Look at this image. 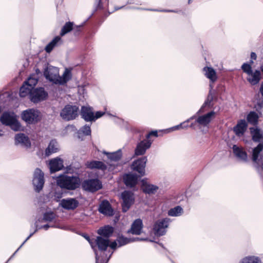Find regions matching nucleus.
Instances as JSON below:
<instances>
[{
  "mask_svg": "<svg viewBox=\"0 0 263 263\" xmlns=\"http://www.w3.org/2000/svg\"><path fill=\"white\" fill-rule=\"evenodd\" d=\"M252 139L254 142H259L258 144L253 148L251 160L253 166L261 178H263V130L256 128L251 130Z\"/></svg>",
  "mask_w": 263,
  "mask_h": 263,
  "instance_id": "obj_1",
  "label": "nucleus"
},
{
  "mask_svg": "<svg viewBox=\"0 0 263 263\" xmlns=\"http://www.w3.org/2000/svg\"><path fill=\"white\" fill-rule=\"evenodd\" d=\"M44 76L54 84L63 85L71 79V72L66 69L62 76L59 75V69L57 67L48 65L44 69Z\"/></svg>",
  "mask_w": 263,
  "mask_h": 263,
  "instance_id": "obj_2",
  "label": "nucleus"
},
{
  "mask_svg": "<svg viewBox=\"0 0 263 263\" xmlns=\"http://www.w3.org/2000/svg\"><path fill=\"white\" fill-rule=\"evenodd\" d=\"M98 250H97L93 244H91V248L95 252L96 256V263H107L111 257L113 252L107 256L105 252L109 247V239L97 236L95 241Z\"/></svg>",
  "mask_w": 263,
  "mask_h": 263,
  "instance_id": "obj_3",
  "label": "nucleus"
},
{
  "mask_svg": "<svg viewBox=\"0 0 263 263\" xmlns=\"http://www.w3.org/2000/svg\"><path fill=\"white\" fill-rule=\"evenodd\" d=\"M57 183L61 189L73 191L80 187L81 180L77 176L61 175L58 177Z\"/></svg>",
  "mask_w": 263,
  "mask_h": 263,
  "instance_id": "obj_4",
  "label": "nucleus"
},
{
  "mask_svg": "<svg viewBox=\"0 0 263 263\" xmlns=\"http://www.w3.org/2000/svg\"><path fill=\"white\" fill-rule=\"evenodd\" d=\"M0 121L2 124L10 127L15 132L20 131L21 129V124L14 112L4 111L1 117Z\"/></svg>",
  "mask_w": 263,
  "mask_h": 263,
  "instance_id": "obj_5",
  "label": "nucleus"
},
{
  "mask_svg": "<svg viewBox=\"0 0 263 263\" xmlns=\"http://www.w3.org/2000/svg\"><path fill=\"white\" fill-rule=\"evenodd\" d=\"M241 68L243 72L247 74L246 79L251 85H256L259 83L261 79L260 71L255 70L253 71L252 67L247 63H244Z\"/></svg>",
  "mask_w": 263,
  "mask_h": 263,
  "instance_id": "obj_6",
  "label": "nucleus"
},
{
  "mask_svg": "<svg viewBox=\"0 0 263 263\" xmlns=\"http://www.w3.org/2000/svg\"><path fill=\"white\" fill-rule=\"evenodd\" d=\"M79 107L67 104L61 110L60 117L65 121L74 120L78 116Z\"/></svg>",
  "mask_w": 263,
  "mask_h": 263,
  "instance_id": "obj_7",
  "label": "nucleus"
},
{
  "mask_svg": "<svg viewBox=\"0 0 263 263\" xmlns=\"http://www.w3.org/2000/svg\"><path fill=\"white\" fill-rule=\"evenodd\" d=\"M230 148L232 149V153L236 160L241 163H248L249 162L248 155L242 146L233 144Z\"/></svg>",
  "mask_w": 263,
  "mask_h": 263,
  "instance_id": "obj_8",
  "label": "nucleus"
},
{
  "mask_svg": "<svg viewBox=\"0 0 263 263\" xmlns=\"http://www.w3.org/2000/svg\"><path fill=\"white\" fill-rule=\"evenodd\" d=\"M171 222V219L167 217L157 220L153 226V231L155 235L157 236L165 235L166 232V229Z\"/></svg>",
  "mask_w": 263,
  "mask_h": 263,
  "instance_id": "obj_9",
  "label": "nucleus"
},
{
  "mask_svg": "<svg viewBox=\"0 0 263 263\" xmlns=\"http://www.w3.org/2000/svg\"><path fill=\"white\" fill-rule=\"evenodd\" d=\"M21 118L27 124H35L40 120V112L33 108L26 109L22 112Z\"/></svg>",
  "mask_w": 263,
  "mask_h": 263,
  "instance_id": "obj_10",
  "label": "nucleus"
},
{
  "mask_svg": "<svg viewBox=\"0 0 263 263\" xmlns=\"http://www.w3.org/2000/svg\"><path fill=\"white\" fill-rule=\"evenodd\" d=\"M45 183L44 173L39 168H36L33 173L32 184L34 190L39 193L43 189Z\"/></svg>",
  "mask_w": 263,
  "mask_h": 263,
  "instance_id": "obj_11",
  "label": "nucleus"
},
{
  "mask_svg": "<svg viewBox=\"0 0 263 263\" xmlns=\"http://www.w3.org/2000/svg\"><path fill=\"white\" fill-rule=\"evenodd\" d=\"M102 187V183L98 179H87L82 183V187L84 190L92 193L99 190Z\"/></svg>",
  "mask_w": 263,
  "mask_h": 263,
  "instance_id": "obj_12",
  "label": "nucleus"
},
{
  "mask_svg": "<svg viewBox=\"0 0 263 263\" xmlns=\"http://www.w3.org/2000/svg\"><path fill=\"white\" fill-rule=\"evenodd\" d=\"M121 196L123 200L122 203V211L125 213L134 202V194L130 191H124L121 193Z\"/></svg>",
  "mask_w": 263,
  "mask_h": 263,
  "instance_id": "obj_13",
  "label": "nucleus"
},
{
  "mask_svg": "<svg viewBox=\"0 0 263 263\" xmlns=\"http://www.w3.org/2000/svg\"><path fill=\"white\" fill-rule=\"evenodd\" d=\"M147 161V157L144 156L134 161L132 163V168L139 174V177H142L145 175V168Z\"/></svg>",
  "mask_w": 263,
  "mask_h": 263,
  "instance_id": "obj_14",
  "label": "nucleus"
},
{
  "mask_svg": "<svg viewBox=\"0 0 263 263\" xmlns=\"http://www.w3.org/2000/svg\"><path fill=\"white\" fill-rule=\"evenodd\" d=\"M152 141L144 139L138 141L134 151L135 156H143L152 145Z\"/></svg>",
  "mask_w": 263,
  "mask_h": 263,
  "instance_id": "obj_15",
  "label": "nucleus"
},
{
  "mask_svg": "<svg viewBox=\"0 0 263 263\" xmlns=\"http://www.w3.org/2000/svg\"><path fill=\"white\" fill-rule=\"evenodd\" d=\"M48 93L43 87L33 89L30 94V100L32 102L36 103L46 99Z\"/></svg>",
  "mask_w": 263,
  "mask_h": 263,
  "instance_id": "obj_16",
  "label": "nucleus"
},
{
  "mask_svg": "<svg viewBox=\"0 0 263 263\" xmlns=\"http://www.w3.org/2000/svg\"><path fill=\"white\" fill-rule=\"evenodd\" d=\"M210 86L211 87V89L210 90L206 100L197 114L203 113L208 109L212 108L214 106V100H217L216 97L214 96V91L212 90V85L210 84Z\"/></svg>",
  "mask_w": 263,
  "mask_h": 263,
  "instance_id": "obj_17",
  "label": "nucleus"
},
{
  "mask_svg": "<svg viewBox=\"0 0 263 263\" xmlns=\"http://www.w3.org/2000/svg\"><path fill=\"white\" fill-rule=\"evenodd\" d=\"M60 204L64 209L73 210L79 206V202L78 200L75 198H68L67 199H63L61 201Z\"/></svg>",
  "mask_w": 263,
  "mask_h": 263,
  "instance_id": "obj_18",
  "label": "nucleus"
},
{
  "mask_svg": "<svg viewBox=\"0 0 263 263\" xmlns=\"http://www.w3.org/2000/svg\"><path fill=\"white\" fill-rule=\"evenodd\" d=\"M214 115L215 112L211 111L206 114L198 117L195 120V122L198 124V126L205 127L211 122Z\"/></svg>",
  "mask_w": 263,
  "mask_h": 263,
  "instance_id": "obj_19",
  "label": "nucleus"
},
{
  "mask_svg": "<svg viewBox=\"0 0 263 263\" xmlns=\"http://www.w3.org/2000/svg\"><path fill=\"white\" fill-rule=\"evenodd\" d=\"M98 210L100 213L106 216H112L114 214L111 204L107 200H104L101 202Z\"/></svg>",
  "mask_w": 263,
  "mask_h": 263,
  "instance_id": "obj_20",
  "label": "nucleus"
},
{
  "mask_svg": "<svg viewBox=\"0 0 263 263\" xmlns=\"http://www.w3.org/2000/svg\"><path fill=\"white\" fill-rule=\"evenodd\" d=\"M80 114L81 118L86 122H93V109L92 107L86 106H82Z\"/></svg>",
  "mask_w": 263,
  "mask_h": 263,
  "instance_id": "obj_21",
  "label": "nucleus"
},
{
  "mask_svg": "<svg viewBox=\"0 0 263 263\" xmlns=\"http://www.w3.org/2000/svg\"><path fill=\"white\" fill-rule=\"evenodd\" d=\"M143 226L142 220L140 218L136 219L132 223L130 229L127 231V233L140 235L142 233Z\"/></svg>",
  "mask_w": 263,
  "mask_h": 263,
  "instance_id": "obj_22",
  "label": "nucleus"
},
{
  "mask_svg": "<svg viewBox=\"0 0 263 263\" xmlns=\"http://www.w3.org/2000/svg\"><path fill=\"white\" fill-rule=\"evenodd\" d=\"M49 167L51 173L61 170L64 168L63 161L59 157L52 159L49 161Z\"/></svg>",
  "mask_w": 263,
  "mask_h": 263,
  "instance_id": "obj_23",
  "label": "nucleus"
},
{
  "mask_svg": "<svg viewBox=\"0 0 263 263\" xmlns=\"http://www.w3.org/2000/svg\"><path fill=\"white\" fill-rule=\"evenodd\" d=\"M15 144H20L25 148H29L31 146V142L28 136L23 133L17 134L15 136Z\"/></svg>",
  "mask_w": 263,
  "mask_h": 263,
  "instance_id": "obj_24",
  "label": "nucleus"
},
{
  "mask_svg": "<svg viewBox=\"0 0 263 263\" xmlns=\"http://www.w3.org/2000/svg\"><path fill=\"white\" fill-rule=\"evenodd\" d=\"M139 176L134 174H127L123 177L124 184L127 187L135 186L138 183Z\"/></svg>",
  "mask_w": 263,
  "mask_h": 263,
  "instance_id": "obj_25",
  "label": "nucleus"
},
{
  "mask_svg": "<svg viewBox=\"0 0 263 263\" xmlns=\"http://www.w3.org/2000/svg\"><path fill=\"white\" fill-rule=\"evenodd\" d=\"M204 75L210 80L211 83H214L218 79L216 72L214 69L211 67L205 66L203 69Z\"/></svg>",
  "mask_w": 263,
  "mask_h": 263,
  "instance_id": "obj_26",
  "label": "nucleus"
},
{
  "mask_svg": "<svg viewBox=\"0 0 263 263\" xmlns=\"http://www.w3.org/2000/svg\"><path fill=\"white\" fill-rule=\"evenodd\" d=\"M247 123L245 120H239L236 126L233 128V131L235 135L240 137L243 135L247 129Z\"/></svg>",
  "mask_w": 263,
  "mask_h": 263,
  "instance_id": "obj_27",
  "label": "nucleus"
},
{
  "mask_svg": "<svg viewBox=\"0 0 263 263\" xmlns=\"http://www.w3.org/2000/svg\"><path fill=\"white\" fill-rule=\"evenodd\" d=\"M113 232V227L109 225L100 228L97 231L98 234L100 235L99 236L107 239H109V237L112 235Z\"/></svg>",
  "mask_w": 263,
  "mask_h": 263,
  "instance_id": "obj_28",
  "label": "nucleus"
},
{
  "mask_svg": "<svg viewBox=\"0 0 263 263\" xmlns=\"http://www.w3.org/2000/svg\"><path fill=\"white\" fill-rule=\"evenodd\" d=\"M88 168L91 169H99L104 171L107 169V166L102 161L92 160L91 161H87L86 164Z\"/></svg>",
  "mask_w": 263,
  "mask_h": 263,
  "instance_id": "obj_29",
  "label": "nucleus"
},
{
  "mask_svg": "<svg viewBox=\"0 0 263 263\" xmlns=\"http://www.w3.org/2000/svg\"><path fill=\"white\" fill-rule=\"evenodd\" d=\"M141 189L144 193L151 195L155 194L159 189V187L157 185L145 182L142 184Z\"/></svg>",
  "mask_w": 263,
  "mask_h": 263,
  "instance_id": "obj_30",
  "label": "nucleus"
},
{
  "mask_svg": "<svg viewBox=\"0 0 263 263\" xmlns=\"http://www.w3.org/2000/svg\"><path fill=\"white\" fill-rule=\"evenodd\" d=\"M59 149V147L57 141L55 140H52L45 149V155L49 156L53 153H57Z\"/></svg>",
  "mask_w": 263,
  "mask_h": 263,
  "instance_id": "obj_31",
  "label": "nucleus"
},
{
  "mask_svg": "<svg viewBox=\"0 0 263 263\" xmlns=\"http://www.w3.org/2000/svg\"><path fill=\"white\" fill-rule=\"evenodd\" d=\"M238 263H263V262L258 256L248 255L240 259Z\"/></svg>",
  "mask_w": 263,
  "mask_h": 263,
  "instance_id": "obj_32",
  "label": "nucleus"
},
{
  "mask_svg": "<svg viewBox=\"0 0 263 263\" xmlns=\"http://www.w3.org/2000/svg\"><path fill=\"white\" fill-rule=\"evenodd\" d=\"M61 41V37L60 36H56L51 42H50L45 47V50L47 53H50L53 49L57 46L58 43Z\"/></svg>",
  "mask_w": 263,
  "mask_h": 263,
  "instance_id": "obj_33",
  "label": "nucleus"
},
{
  "mask_svg": "<svg viewBox=\"0 0 263 263\" xmlns=\"http://www.w3.org/2000/svg\"><path fill=\"white\" fill-rule=\"evenodd\" d=\"M183 213V209L180 205L170 209L167 212L168 215L172 217H178L182 215Z\"/></svg>",
  "mask_w": 263,
  "mask_h": 263,
  "instance_id": "obj_34",
  "label": "nucleus"
},
{
  "mask_svg": "<svg viewBox=\"0 0 263 263\" xmlns=\"http://www.w3.org/2000/svg\"><path fill=\"white\" fill-rule=\"evenodd\" d=\"M32 89L24 83L20 89V96L24 98L27 96L30 97V94L32 91Z\"/></svg>",
  "mask_w": 263,
  "mask_h": 263,
  "instance_id": "obj_35",
  "label": "nucleus"
},
{
  "mask_svg": "<svg viewBox=\"0 0 263 263\" xmlns=\"http://www.w3.org/2000/svg\"><path fill=\"white\" fill-rule=\"evenodd\" d=\"M108 159L111 161H118L122 157V154L121 149H119L113 153H105Z\"/></svg>",
  "mask_w": 263,
  "mask_h": 263,
  "instance_id": "obj_36",
  "label": "nucleus"
},
{
  "mask_svg": "<svg viewBox=\"0 0 263 263\" xmlns=\"http://www.w3.org/2000/svg\"><path fill=\"white\" fill-rule=\"evenodd\" d=\"M73 23L68 22L65 23V24L62 28L60 35L63 36L66 34L71 31L73 29Z\"/></svg>",
  "mask_w": 263,
  "mask_h": 263,
  "instance_id": "obj_37",
  "label": "nucleus"
},
{
  "mask_svg": "<svg viewBox=\"0 0 263 263\" xmlns=\"http://www.w3.org/2000/svg\"><path fill=\"white\" fill-rule=\"evenodd\" d=\"M118 243V247H121L127 244L130 243V238L125 237L123 236H119L117 238Z\"/></svg>",
  "mask_w": 263,
  "mask_h": 263,
  "instance_id": "obj_38",
  "label": "nucleus"
},
{
  "mask_svg": "<svg viewBox=\"0 0 263 263\" xmlns=\"http://www.w3.org/2000/svg\"><path fill=\"white\" fill-rule=\"evenodd\" d=\"M258 119V116L254 111H251L247 116L248 121L252 124L257 123Z\"/></svg>",
  "mask_w": 263,
  "mask_h": 263,
  "instance_id": "obj_39",
  "label": "nucleus"
},
{
  "mask_svg": "<svg viewBox=\"0 0 263 263\" xmlns=\"http://www.w3.org/2000/svg\"><path fill=\"white\" fill-rule=\"evenodd\" d=\"M55 218V215L53 212H46L43 215V218L42 219V221L51 222L54 220Z\"/></svg>",
  "mask_w": 263,
  "mask_h": 263,
  "instance_id": "obj_40",
  "label": "nucleus"
},
{
  "mask_svg": "<svg viewBox=\"0 0 263 263\" xmlns=\"http://www.w3.org/2000/svg\"><path fill=\"white\" fill-rule=\"evenodd\" d=\"M82 133L85 136H89L91 134L90 125L85 124L79 130L78 134Z\"/></svg>",
  "mask_w": 263,
  "mask_h": 263,
  "instance_id": "obj_41",
  "label": "nucleus"
},
{
  "mask_svg": "<svg viewBox=\"0 0 263 263\" xmlns=\"http://www.w3.org/2000/svg\"><path fill=\"white\" fill-rule=\"evenodd\" d=\"M38 82L37 79L32 78H29L27 81H26L24 83L26 84V85L29 86L30 88H31L32 89H34V87L35 86V85L37 84Z\"/></svg>",
  "mask_w": 263,
  "mask_h": 263,
  "instance_id": "obj_42",
  "label": "nucleus"
},
{
  "mask_svg": "<svg viewBox=\"0 0 263 263\" xmlns=\"http://www.w3.org/2000/svg\"><path fill=\"white\" fill-rule=\"evenodd\" d=\"M104 3L108 5V0H97L96 2V10L105 8Z\"/></svg>",
  "mask_w": 263,
  "mask_h": 263,
  "instance_id": "obj_43",
  "label": "nucleus"
},
{
  "mask_svg": "<svg viewBox=\"0 0 263 263\" xmlns=\"http://www.w3.org/2000/svg\"><path fill=\"white\" fill-rule=\"evenodd\" d=\"M195 118H196V116L195 115L193 116L192 117H190L189 119H187L185 121L181 123L180 124L173 126L172 128V129L173 130H179L180 129H182V127H183V124H185L186 123H189L191 120H193L194 119H195Z\"/></svg>",
  "mask_w": 263,
  "mask_h": 263,
  "instance_id": "obj_44",
  "label": "nucleus"
},
{
  "mask_svg": "<svg viewBox=\"0 0 263 263\" xmlns=\"http://www.w3.org/2000/svg\"><path fill=\"white\" fill-rule=\"evenodd\" d=\"M255 108L257 111L260 112L263 108V97L257 100L255 105Z\"/></svg>",
  "mask_w": 263,
  "mask_h": 263,
  "instance_id": "obj_45",
  "label": "nucleus"
},
{
  "mask_svg": "<svg viewBox=\"0 0 263 263\" xmlns=\"http://www.w3.org/2000/svg\"><path fill=\"white\" fill-rule=\"evenodd\" d=\"M104 114L105 112L101 111H96L95 114L93 112V122L102 117Z\"/></svg>",
  "mask_w": 263,
  "mask_h": 263,
  "instance_id": "obj_46",
  "label": "nucleus"
},
{
  "mask_svg": "<svg viewBox=\"0 0 263 263\" xmlns=\"http://www.w3.org/2000/svg\"><path fill=\"white\" fill-rule=\"evenodd\" d=\"M151 136H154V137H157L158 136L157 131V130H152V131L150 132L145 136V139H147L148 140H151L149 139Z\"/></svg>",
  "mask_w": 263,
  "mask_h": 263,
  "instance_id": "obj_47",
  "label": "nucleus"
},
{
  "mask_svg": "<svg viewBox=\"0 0 263 263\" xmlns=\"http://www.w3.org/2000/svg\"><path fill=\"white\" fill-rule=\"evenodd\" d=\"M147 10L149 11H160V12H174V13H178L179 11L177 10H168V9H162V10H158V9H147Z\"/></svg>",
  "mask_w": 263,
  "mask_h": 263,
  "instance_id": "obj_48",
  "label": "nucleus"
},
{
  "mask_svg": "<svg viewBox=\"0 0 263 263\" xmlns=\"http://www.w3.org/2000/svg\"><path fill=\"white\" fill-rule=\"evenodd\" d=\"M109 247H110V248L112 250L116 249V248L118 247V243L117 239L110 243H109Z\"/></svg>",
  "mask_w": 263,
  "mask_h": 263,
  "instance_id": "obj_49",
  "label": "nucleus"
},
{
  "mask_svg": "<svg viewBox=\"0 0 263 263\" xmlns=\"http://www.w3.org/2000/svg\"><path fill=\"white\" fill-rule=\"evenodd\" d=\"M147 240L146 238H139V237H133L130 238V242H134L137 241H144Z\"/></svg>",
  "mask_w": 263,
  "mask_h": 263,
  "instance_id": "obj_50",
  "label": "nucleus"
},
{
  "mask_svg": "<svg viewBox=\"0 0 263 263\" xmlns=\"http://www.w3.org/2000/svg\"><path fill=\"white\" fill-rule=\"evenodd\" d=\"M50 227H54V226H50L48 224H44L43 226H41L40 228H38V230L41 229H44L45 230H47Z\"/></svg>",
  "mask_w": 263,
  "mask_h": 263,
  "instance_id": "obj_51",
  "label": "nucleus"
},
{
  "mask_svg": "<svg viewBox=\"0 0 263 263\" xmlns=\"http://www.w3.org/2000/svg\"><path fill=\"white\" fill-rule=\"evenodd\" d=\"M126 4H136L139 5V2L137 0H128Z\"/></svg>",
  "mask_w": 263,
  "mask_h": 263,
  "instance_id": "obj_52",
  "label": "nucleus"
},
{
  "mask_svg": "<svg viewBox=\"0 0 263 263\" xmlns=\"http://www.w3.org/2000/svg\"><path fill=\"white\" fill-rule=\"evenodd\" d=\"M34 226L35 227V230L31 232L30 234V237H31L34 233H35L37 231H38V228H37V221H36L34 223Z\"/></svg>",
  "mask_w": 263,
  "mask_h": 263,
  "instance_id": "obj_53",
  "label": "nucleus"
},
{
  "mask_svg": "<svg viewBox=\"0 0 263 263\" xmlns=\"http://www.w3.org/2000/svg\"><path fill=\"white\" fill-rule=\"evenodd\" d=\"M250 57H251V59L255 60L257 58V55L255 52H252L251 53Z\"/></svg>",
  "mask_w": 263,
  "mask_h": 263,
  "instance_id": "obj_54",
  "label": "nucleus"
},
{
  "mask_svg": "<svg viewBox=\"0 0 263 263\" xmlns=\"http://www.w3.org/2000/svg\"><path fill=\"white\" fill-rule=\"evenodd\" d=\"M259 92L260 93L262 97H263V81L261 82L260 84V86L259 88Z\"/></svg>",
  "mask_w": 263,
  "mask_h": 263,
  "instance_id": "obj_55",
  "label": "nucleus"
},
{
  "mask_svg": "<svg viewBox=\"0 0 263 263\" xmlns=\"http://www.w3.org/2000/svg\"><path fill=\"white\" fill-rule=\"evenodd\" d=\"M30 235H29L27 238L24 240V241L22 243V244L18 248V249H20L22 246L26 243V242L30 238Z\"/></svg>",
  "mask_w": 263,
  "mask_h": 263,
  "instance_id": "obj_56",
  "label": "nucleus"
},
{
  "mask_svg": "<svg viewBox=\"0 0 263 263\" xmlns=\"http://www.w3.org/2000/svg\"><path fill=\"white\" fill-rule=\"evenodd\" d=\"M196 124H198L196 122H195V121L194 123H192L191 124V125H190V127L192 128L195 129Z\"/></svg>",
  "mask_w": 263,
  "mask_h": 263,
  "instance_id": "obj_57",
  "label": "nucleus"
},
{
  "mask_svg": "<svg viewBox=\"0 0 263 263\" xmlns=\"http://www.w3.org/2000/svg\"><path fill=\"white\" fill-rule=\"evenodd\" d=\"M125 7V5H123V6H122L121 7H115V10H118L119 9H122V8H124Z\"/></svg>",
  "mask_w": 263,
  "mask_h": 263,
  "instance_id": "obj_58",
  "label": "nucleus"
},
{
  "mask_svg": "<svg viewBox=\"0 0 263 263\" xmlns=\"http://www.w3.org/2000/svg\"><path fill=\"white\" fill-rule=\"evenodd\" d=\"M85 238H86V240H87L89 241V242L91 246V244H93L92 242H91V241H90V239L89 236H85Z\"/></svg>",
  "mask_w": 263,
  "mask_h": 263,
  "instance_id": "obj_59",
  "label": "nucleus"
},
{
  "mask_svg": "<svg viewBox=\"0 0 263 263\" xmlns=\"http://www.w3.org/2000/svg\"><path fill=\"white\" fill-rule=\"evenodd\" d=\"M248 64H250L251 67H252V64L254 63L253 60L251 59L249 63H247Z\"/></svg>",
  "mask_w": 263,
  "mask_h": 263,
  "instance_id": "obj_60",
  "label": "nucleus"
},
{
  "mask_svg": "<svg viewBox=\"0 0 263 263\" xmlns=\"http://www.w3.org/2000/svg\"><path fill=\"white\" fill-rule=\"evenodd\" d=\"M126 9H142L141 8H138V7H127Z\"/></svg>",
  "mask_w": 263,
  "mask_h": 263,
  "instance_id": "obj_61",
  "label": "nucleus"
},
{
  "mask_svg": "<svg viewBox=\"0 0 263 263\" xmlns=\"http://www.w3.org/2000/svg\"><path fill=\"white\" fill-rule=\"evenodd\" d=\"M187 123H186L185 124L183 125L182 129L186 128L189 127V125L187 124Z\"/></svg>",
  "mask_w": 263,
  "mask_h": 263,
  "instance_id": "obj_62",
  "label": "nucleus"
},
{
  "mask_svg": "<svg viewBox=\"0 0 263 263\" xmlns=\"http://www.w3.org/2000/svg\"><path fill=\"white\" fill-rule=\"evenodd\" d=\"M260 70H261L260 72H261L263 73V65L260 66Z\"/></svg>",
  "mask_w": 263,
  "mask_h": 263,
  "instance_id": "obj_63",
  "label": "nucleus"
},
{
  "mask_svg": "<svg viewBox=\"0 0 263 263\" xmlns=\"http://www.w3.org/2000/svg\"><path fill=\"white\" fill-rule=\"evenodd\" d=\"M36 73L37 74L40 73V70H39V69H37L36 70Z\"/></svg>",
  "mask_w": 263,
  "mask_h": 263,
  "instance_id": "obj_64",
  "label": "nucleus"
}]
</instances>
